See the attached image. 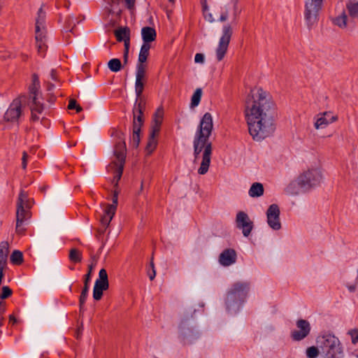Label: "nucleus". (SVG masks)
Here are the masks:
<instances>
[{
	"label": "nucleus",
	"mask_w": 358,
	"mask_h": 358,
	"mask_svg": "<svg viewBox=\"0 0 358 358\" xmlns=\"http://www.w3.org/2000/svg\"><path fill=\"white\" fill-rule=\"evenodd\" d=\"M246 119L250 134L255 141H262L271 136L275 130V104L268 93L262 88L250 91L245 101Z\"/></svg>",
	"instance_id": "f257e3e1"
},
{
	"label": "nucleus",
	"mask_w": 358,
	"mask_h": 358,
	"mask_svg": "<svg viewBox=\"0 0 358 358\" xmlns=\"http://www.w3.org/2000/svg\"><path fill=\"white\" fill-rule=\"evenodd\" d=\"M213 129V117L210 113H206L201 119L193 141L194 155L196 159L204 149L201 166L198 169L200 175L206 174L210 166L213 145L209 138Z\"/></svg>",
	"instance_id": "f03ea898"
},
{
	"label": "nucleus",
	"mask_w": 358,
	"mask_h": 358,
	"mask_svg": "<svg viewBox=\"0 0 358 358\" xmlns=\"http://www.w3.org/2000/svg\"><path fill=\"white\" fill-rule=\"evenodd\" d=\"M250 289V283L247 281L234 282L227 291L224 303L229 313H237L243 307Z\"/></svg>",
	"instance_id": "7ed1b4c3"
},
{
	"label": "nucleus",
	"mask_w": 358,
	"mask_h": 358,
	"mask_svg": "<svg viewBox=\"0 0 358 358\" xmlns=\"http://www.w3.org/2000/svg\"><path fill=\"white\" fill-rule=\"evenodd\" d=\"M316 343L324 358H344L343 348L339 339L331 334L319 336Z\"/></svg>",
	"instance_id": "20e7f679"
},
{
	"label": "nucleus",
	"mask_w": 358,
	"mask_h": 358,
	"mask_svg": "<svg viewBox=\"0 0 358 358\" xmlns=\"http://www.w3.org/2000/svg\"><path fill=\"white\" fill-rule=\"evenodd\" d=\"M31 80L32 83L29 87L27 103L29 106L31 112V120L36 122L39 120V117L36 113H42L44 106L43 103L38 101V94L41 87L38 76L36 73H34Z\"/></svg>",
	"instance_id": "39448f33"
},
{
	"label": "nucleus",
	"mask_w": 358,
	"mask_h": 358,
	"mask_svg": "<svg viewBox=\"0 0 358 358\" xmlns=\"http://www.w3.org/2000/svg\"><path fill=\"white\" fill-rule=\"evenodd\" d=\"M196 310L192 313L191 316L185 315L178 326V338L183 345L192 344L199 337V333L192 323L191 319Z\"/></svg>",
	"instance_id": "423d86ee"
},
{
	"label": "nucleus",
	"mask_w": 358,
	"mask_h": 358,
	"mask_svg": "<svg viewBox=\"0 0 358 358\" xmlns=\"http://www.w3.org/2000/svg\"><path fill=\"white\" fill-rule=\"evenodd\" d=\"M321 171L317 169H310L301 173L296 180L298 186L303 192H307L320 184Z\"/></svg>",
	"instance_id": "0eeeda50"
},
{
	"label": "nucleus",
	"mask_w": 358,
	"mask_h": 358,
	"mask_svg": "<svg viewBox=\"0 0 358 358\" xmlns=\"http://www.w3.org/2000/svg\"><path fill=\"white\" fill-rule=\"evenodd\" d=\"M27 201L28 194L22 189L17 201L15 231L18 234H23L24 233L26 229L23 227V224L30 217L29 210L24 208V201Z\"/></svg>",
	"instance_id": "6e6552de"
},
{
	"label": "nucleus",
	"mask_w": 358,
	"mask_h": 358,
	"mask_svg": "<svg viewBox=\"0 0 358 358\" xmlns=\"http://www.w3.org/2000/svg\"><path fill=\"white\" fill-rule=\"evenodd\" d=\"M322 3L323 0H306L304 18L308 29L317 22Z\"/></svg>",
	"instance_id": "1a4fd4ad"
},
{
	"label": "nucleus",
	"mask_w": 358,
	"mask_h": 358,
	"mask_svg": "<svg viewBox=\"0 0 358 358\" xmlns=\"http://www.w3.org/2000/svg\"><path fill=\"white\" fill-rule=\"evenodd\" d=\"M28 99L27 94H21L19 97L15 99L10 104L6 111L3 118L6 122H17L22 113V103H26Z\"/></svg>",
	"instance_id": "9d476101"
},
{
	"label": "nucleus",
	"mask_w": 358,
	"mask_h": 358,
	"mask_svg": "<svg viewBox=\"0 0 358 358\" xmlns=\"http://www.w3.org/2000/svg\"><path fill=\"white\" fill-rule=\"evenodd\" d=\"M233 34L231 24H224L222 27V34L220 38L219 44L216 48V58L218 62L222 61L228 49L229 44Z\"/></svg>",
	"instance_id": "9b49d317"
},
{
	"label": "nucleus",
	"mask_w": 358,
	"mask_h": 358,
	"mask_svg": "<svg viewBox=\"0 0 358 358\" xmlns=\"http://www.w3.org/2000/svg\"><path fill=\"white\" fill-rule=\"evenodd\" d=\"M110 136L113 138L115 141L113 152L115 158H120L121 159H122L123 157L126 158L127 148L125 133L120 129L114 128L112 129Z\"/></svg>",
	"instance_id": "f8f14e48"
},
{
	"label": "nucleus",
	"mask_w": 358,
	"mask_h": 358,
	"mask_svg": "<svg viewBox=\"0 0 358 358\" xmlns=\"http://www.w3.org/2000/svg\"><path fill=\"white\" fill-rule=\"evenodd\" d=\"M109 287L108 273L106 269L101 268L99 273V278L96 280L93 288V298L95 301H99L103 296V291Z\"/></svg>",
	"instance_id": "ddd939ff"
},
{
	"label": "nucleus",
	"mask_w": 358,
	"mask_h": 358,
	"mask_svg": "<svg viewBox=\"0 0 358 358\" xmlns=\"http://www.w3.org/2000/svg\"><path fill=\"white\" fill-rule=\"evenodd\" d=\"M143 113H138L136 110L133 111V124H132V145L137 148L141 141L140 133L141 127L143 125Z\"/></svg>",
	"instance_id": "4468645a"
},
{
	"label": "nucleus",
	"mask_w": 358,
	"mask_h": 358,
	"mask_svg": "<svg viewBox=\"0 0 358 358\" xmlns=\"http://www.w3.org/2000/svg\"><path fill=\"white\" fill-rule=\"evenodd\" d=\"M297 329L291 332L290 336L294 341H301L306 338L311 330L310 322L303 319H299L296 322Z\"/></svg>",
	"instance_id": "2eb2a0df"
},
{
	"label": "nucleus",
	"mask_w": 358,
	"mask_h": 358,
	"mask_svg": "<svg viewBox=\"0 0 358 358\" xmlns=\"http://www.w3.org/2000/svg\"><path fill=\"white\" fill-rule=\"evenodd\" d=\"M280 213V211L279 206L275 203L270 205L267 209V223L268 226L273 230H279L281 228Z\"/></svg>",
	"instance_id": "dca6fc26"
},
{
	"label": "nucleus",
	"mask_w": 358,
	"mask_h": 358,
	"mask_svg": "<svg viewBox=\"0 0 358 358\" xmlns=\"http://www.w3.org/2000/svg\"><path fill=\"white\" fill-rule=\"evenodd\" d=\"M236 222L237 228L242 229L243 236H248L253 228V222L250 220L248 214L243 211L238 212Z\"/></svg>",
	"instance_id": "f3484780"
},
{
	"label": "nucleus",
	"mask_w": 358,
	"mask_h": 358,
	"mask_svg": "<svg viewBox=\"0 0 358 358\" xmlns=\"http://www.w3.org/2000/svg\"><path fill=\"white\" fill-rule=\"evenodd\" d=\"M237 253L233 248L224 250L219 256V263L224 266H229L236 262Z\"/></svg>",
	"instance_id": "a211bd4d"
},
{
	"label": "nucleus",
	"mask_w": 358,
	"mask_h": 358,
	"mask_svg": "<svg viewBox=\"0 0 358 358\" xmlns=\"http://www.w3.org/2000/svg\"><path fill=\"white\" fill-rule=\"evenodd\" d=\"M338 120V116L334 115L332 112L327 111L324 112L322 114V116L319 117L316 122L315 123V127L316 129H319L320 127H325L329 124H331Z\"/></svg>",
	"instance_id": "6ab92c4d"
},
{
	"label": "nucleus",
	"mask_w": 358,
	"mask_h": 358,
	"mask_svg": "<svg viewBox=\"0 0 358 358\" xmlns=\"http://www.w3.org/2000/svg\"><path fill=\"white\" fill-rule=\"evenodd\" d=\"M114 35L118 42L124 41V47L130 45V29L128 27H120L115 30Z\"/></svg>",
	"instance_id": "aec40b11"
},
{
	"label": "nucleus",
	"mask_w": 358,
	"mask_h": 358,
	"mask_svg": "<svg viewBox=\"0 0 358 358\" xmlns=\"http://www.w3.org/2000/svg\"><path fill=\"white\" fill-rule=\"evenodd\" d=\"M116 159L117 162L115 161L113 162V164L115 166V175L113 180L115 187H117L118 182L121 179V177L122 176L126 158L123 157L122 159H121L120 158H116Z\"/></svg>",
	"instance_id": "412c9836"
},
{
	"label": "nucleus",
	"mask_w": 358,
	"mask_h": 358,
	"mask_svg": "<svg viewBox=\"0 0 358 358\" xmlns=\"http://www.w3.org/2000/svg\"><path fill=\"white\" fill-rule=\"evenodd\" d=\"M141 36L143 44H150L151 42L156 40V30L150 27H144L141 29Z\"/></svg>",
	"instance_id": "4be33fe9"
},
{
	"label": "nucleus",
	"mask_w": 358,
	"mask_h": 358,
	"mask_svg": "<svg viewBox=\"0 0 358 358\" xmlns=\"http://www.w3.org/2000/svg\"><path fill=\"white\" fill-rule=\"evenodd\" d=\"M93 268V265H89L88 266V272L87 274L84 275V286L82 289L80 295L82 298V301H83L85 298H87L89 289H90V282L92 279V270Z\"/></svg>",
	"instance_id": "5701e85b"
},
{
	"label": "nucleus",
	"mask_w": 358,
	"mask_h": 358,
	"mask_svg": "<svg viewBox=\"0 0 358 358\" xmlns=\"http://www.w3.org/2000/svg\"><path fill=\"white\" fill-rule=\"evenodd\" d=\"M264 186L260 182H254L248 192V194L251 197H259L264 194Z\"/></svg>",
	"instance_id": "b1692460"
},
{
	"label": "nucleus",
	"mask_w": 358,
	"mask_h": 358,
	"mask_svg": "<svg viewBox=\"0 0 358 358\" xmlns=\"http://www.w3.org/2000/svg\"><path fill=\"white\" fill-rule=\"evenodd\" d=\"M346 8L351 18H358V0H349Z\"/></svg>",
	"instance_id": "393cba45"
},
{
	"label": "nucleus",
	"mask_w": 358,
	"mask_h": 358,
	"mask_svg": "<svg viewBox=\"0 0 358 358\" xmlns=\"http://www.w3.org/2000/svg\"><path fill=\"white\" fill-rule=\"evenodd\" d=\"M151 48L150 44H142L138 58V63L139 64H145L147 62V59L148 58V56L150 55V49Z\"/></svg>",
	"instance_id": "a878e982"
},
{
	"label": "nucleus",
	"mask_w": 358,
	"mask_h": 358,
	"mask_svg": "<svg viewBox=\"0 0 358 358\" xmlns=\"http://www.w3.org/2000/svg\"><path fill=\"white\" fill-rule=\"evenodd\" d=\"M348 19V17L343 10L338 16L331 18V21L334 25L338 26L341 29H345L347 27Z\"/></svg>",
	"instance_id": "bb28decb"
},
{
	"label": "nucleus",
	"mask_w": 358,
	"mask_h": 358,
	"mask_svg": "<svg viewBox=\"0 0 358 358\" xmlns=\"http://www.w3.org/2000/svg\"><path fill=\"white\" fill-rule=\"evenodd\" d=\"M8 253V243L7 241H1L0 243V262H5V263H7Z\"/></svg>",
	"instance_id": "cd10ccee"
},
{
	"label": "nucleus",
	"mask_w": 358,
	"mask_h": 358,
	"mask_svg": "<svg viewBox=\"0 0 358 358\" xmlns=\"http://www.w3.org/2000/svg\"><path fill=\"white\" fill-rule=\"evenodd\" d=\"M157 137V136H152V135L149 134L148 143L145 147V151L148 155H151L156 149L158 144Z\"/></svg>",
	"instance_id": "c85d7f7f"
},
{
	"label": "nucleus",
	"mask_w": 358,
	"mask_h": 358,
	"mask_svg": "<svg viewBox=\"0 0 358 358\" xmlns=\"http://www.w3.org/2000/svg\"><path fill=\"white\" fill-rule=\"evenodd\" d=\"M45 13L43 11V8L41 7L37 13V17L36 19V27L37 29L38 28L45 29Z\"/></svg>",
	"instance_id": "c756f323"
},
{
	"label": "nucleus",
	"mask_w": 358,
	"mask_h": 358,
	"mask_svg": "<svg viewBox=\"0 0 358 358\" xmlns=\"http://www.w3.org/2000/svg\"><path fill=\"white\" fill-rule=\"evenodd\" d=\"M10 260L14 265L22 264L24 261L22 252L18 250H15L10 255Z\"/></svg>",
	"instance_id": "7c9ffc66"
},
{
	"label": "nucleus",
	"mask_w": 358,
	"mask_h": 358,
	"mask_svg": "<svg viewBox=\"0 0 358 358\" xmlns=\"http://www.w3.org/2000/svg\"><path fill=\"white\" fill-rule=\"evenodd\" d=\"M108 67L112 72L117 73L122 69V65L120 59L113 58L108 61Z\"/></svg>",
	"instance_id": "2f4dec72"
},
{
	"label": "nucleus",
	"mask_w": 358,
	"mask_h": 358,
	"mask_svg": "<svg viewBox=\"0 0 358 358\" xmlns=\"http://www.w3.org/2000/svg\"><path fill=\"white\" fill-rule=\"evenodd\" d=\"M112 201L113 203L108 204L106 208H108V212L110 213V214L115 215L118 202V192L116 189L113 192Z\"/></svg>",
	"instance_id": "473e14b6"
},
{
	"label": "nucleus",
	"mask_w": 358,
	"mask_h": 358,
	"mask_svg": "<svg viewBox=\"0 0 358 358\" xmlns=\"http://www.w3.org/2000/svg\"><path fill=\"white\" fill-rule=\"evenodd\" d=\"M201 96H202L201 88L196 89V90L194 91V92L191 98V103H190L191 108L196 107L199 104V103L201 101Z\"/></svg>",
	"instance_id": "72a5a7b5"
},
{
	"label": "nucleus",
	"mask_w": 358,
	"mask_h": 358,
	"mask_svg": "<svg viewBox=\"0 0 358 358\" xmlns=\"http://www.w3.org/2000/svg\"><path fill=\"white\" fill-rule=\"evenodd\" d=\"M76 27V23L74 22V17L73 16H69L65 20V25L64 27V31L68 34L69 32L75 34L74 29Z\"/></svg>",
	"instance_id": "f704fd0d"
},
{
	"label": "nucleus",
	"mask_w": 358,
	"mask_h": 358,
	"mask_svg": "<svg viewBox=\"0 0 358 358\" xmlns=\"http://www.w3.org/2000/svg\"><path fill=\"white\" fill-rule=\"evenodd\" d=\"M115 215L110 214V213L108 212V208H105L103 214L101 215L100 219L101 224L103 227L107 228L110 221L112 220L113 216Z\"/></svg>",
	"instance_id": "c9c22d12"
},
{
	"label": "nucleus",
	"mask_w": 358,
	"mask_h": 358,
	"mask_svg": "<svg viewBox=\"0 0 358 358\" xmlns=\"http://www.w3.org/2000/svg\"><path fill=\"white\" fill-rule=\"evenodd\" d=\"M69 259L73 263H79L82 261V253L76 248H72L69 252Z\"/></svg>",
	"instance_id": "e433bc0d"
},
{
	"label": "nucleus",
	"mask_w": 358,
	"mask_h": 358,
	"mask_svg": "<svg viewBox=\"0 0 358 358\" xmlns=\"http://www.w3.org/2000/svg\"><path fill=\"white\" fill-rule=\"evenodd\" d=\"M145 69L146 64H136V79L143 80L145 76Z\"/></svg>",
	"instance_id": "4c0bfd02"
},
{
	"label": "nucleus",
	"mask_w": 358,
	"mask_h": 358,
	"mask_svg": "<svg viewBox=\"0 0 358 358\" xmlns=\"http://www.w3.org/2000/svg\"><path fill=\"white\" fill-rule=\"evenodd\" d=\"M145 100L142 98V96L140 98H138V100L136 98L133 108V111L136 110V112H138V113H143L145 108Z\"/></svg>",
	"instance_id": "58836bf2"
},
{
	"label": "nucleus",
	"mask_w": 358,
	"mask_h": 358,
	"mask_svg": "<svg viewBox=\"0 0 358 358\" xmlns=\"http://www.w3.org/2000/svg\"><path fill=\"white\" fill-rule=\"evenodd\" d=\"M144 90V83L143 80L136 79L135 82V93L137 96V100L142 96Z\"/></svg>",
	"instance_id": "ea45409f"
},
{
	"label": "nucleus",
	"mask_w": 358,
	"mask_h": 358,
	"mask_svg": "<svg viewBox=\"0 0 358 358\" xmlns=\"http://www.w3.org/2000/svg\"><path fill=\"white\" fill-rule=\"evenodd\" d=\"M320 350L317 347V345L315 346H311L306 349V357L308 358H317L320 354Z\"/></svg>",
	"instance_id": "a19ab883"
},
{
	"label": "nucleus",
	"mask_w": 358,
	"mask_h": 358,
	"mask_svg": "<svg viewBox=\"0 0 358 358\" xmlns=\"http://www.w3.org/2000/svg\"><path fill=\"white\" fill-rule=\"evenodd\" d=\"M13 294L12 289L8 286H3L0 294V301L8 299Z\"/></svg>",
	"instance_id": "79ce46f5"
},
{
	"label": "nucleus",
	"mask_w": 358,
	"mask_h": 358,
	"mask_svg": "<svg viewBox=\"0 0 358 358\" xmlns=\"http://www.w3.org/2000/svg\"><path fill=\"white\" fill-rule=\"evenodd\" d=\"M68 108L69 110H76L77 113H80L83 110V108L79 106L75 99H71L69 102Z\"/></svg>",
	"instance_id": "37998d69"
},
{
	"label": "nucleus",
	"mask_w": 358,
	"mask_h": 358,
	"mask_svg": "<svg viewBox=\"0 0 358 358\" xmlns=\"http://www.w3.org/2000/svg\"><path fill=\"white\" fill-rule=\"evenodd\" d=\"M161 129L160 125H157L151 123L150 129V135L152 136H157Z\"/></svg>",
	"instance_id": "c03bdc74"
},
{
	"label": "nucleus",
	"mask_w": 358,
	"mask_h": 358,
	"mask_svg": "<svg viewBox=\"0 0 358 358\" xmlns=\"http://www.w3.org/2000/svg\"><path fill=\"white\" fill-rule=\"evenodd\" d=\"M229 16V9L227 6H225L224 8H222V12L220 17L219 18V21L221 22H224L227 20Z\"/></svg>",
	"instance_id": "a18cd8bd"
},
{
	"label": "nucleus",
	"mask_w": 358,
	"mask_h": 358,
	"mask_svg": "<svg viewBox=\"0 0 358 358\" xmlns=\"http://www.w3.org/2000/svg\"><path fill=\"white\" fill-rule=\"evenodd\" d=\"M42 28H38V30H37V28H36V30H35V32H36V43H38V42H41L42 43L43 42V38L45 37V36L43 35V33L42 31Z\"/></svg>",
	"instance_id": "49530a36"
},
{
	"label": "nucleus",
	"mask_w": 358,
	"mask_h": 358,
	"mask_svg": "<svg viewBox=\"0 0 358 358\" xmlns=\"http://www.w3.org/2000/svg\"><path fill=\"white\" fill-rule=\"evenodd\" d=\"M349 334L351 336L352 343L356 344L358 342V328L350 330Z\"/></svg>",
	"instance_id": "de8ad7c7"
},
{
	"label": "nucleus",
	"mask_w": 358,
	"mask_h": 358,
	"mask_svg": "<svg viewBox=\"0 0 358 358\" xmlns=\"http://www.w3.org/2000/svg\"><path fill=\"white\" fill-rule=\"evenodd\" d=\"M150 266L152 268V273H148V275H149L150 280H153L154 278H155V275H156V271L155 269V265H154V262H153V257H152V259H151V261H150Z\"/></svg>",
	"instance_id": "09e8293b"
},
{
	"label": "nucleus",
	"mask_w": 358,
	"mask_h": 358,
	"mask_svg": "<svg viewBox=\"0 0 358 358\" xmlns=\"http://www.w3.org/2000/svg\"><path fill=\"white\" fill-rule=\"evenodd\" d=\"M203 17L206 20L208 21L210 23H213L215 22V19L213 17V15L208 11H202Z\"/></svg>",
	"instance_id": "8fccbe9b"
},
{
	"label": "nucleus",
	"mask_w": 358,
	"mask_h": 358,
	"mask_svg": "<svg viewBox=\"0 0 358 358\" xmlns=\"http://www.w3.org/2000/svg\"><path fill=\"white\" fill-rule=\"evenodd\" d=\"M163 116H164V110L162 108H158L155 113H154L153 115V117L154 119H161V120H163Z\"/></svg>",
	"instance_id": "3c124183"
},
{
	"label": "nucleus",
	"mask_w": 358,
	"mask_h": 358,
	"mask_svg": "<svg viewBox=\"0 0 358 358\" xmlns=\"http://www.w3.org/2000/svg\"><path fill=\"white\" fill-rule=\"evenodd\" d=\"M163 116H164V110L162 108H158L155 113H154L153 115V117L154 119H161V120H163Z\"/></svg>",
	"instance_id": "603ef678"
},
{
	"label": "nucleus",
	"mask_w": 358,
	"mask_h": 358,
	"mask_svg": "<svg viewBox=\"0 0 358 358\" xmlns=\"http://www.w3.org/2000/svg\"><path fill=\"white\" fill-rule=\"evenodd\" d=\"M204 55L202 53H196L194 57L195 63L203 64L204 62Z\"/></svg>",
	"instance_id": "864d4df0"
},
{
	"label": "nucleus",
	"mask_w": 358,
	"mask_h": 358,
	"mask_svg": "<svg viewBox=\"0 0 358 358\" xmlns=\"http://www.w3.org/2000/svg\"><path fill=\"white\" fill-rule=\"evenodd\" d=\"M27 158L28 155L26 152H23L22 153V168L23 169H26L27 166Z\"/></svg>",
	"instance_id": "5fc2aeb1"
},
{
	"label": "nucleus",
	"mask_w": 358,
	"mask_h": 358,
	"mask_svg": "<svg viewBox=\"0 0 358 358\" xmlns=\"http://www.w3.org/2000/svg\"><path fill=\"white\" fill-rule=\"evenodd\" d=\"M129 50V46L124 47V54H123V61H124V64H126L128 62Z\"/></svg>",
	"instance_id": "6e6d98bb"
},
{
	"label": "nucleus",
	"mask_w": 358,
	"mask_h": 358,
	"mask_svg": "<svg viewBox=\"0 0 358 358\" xmlns=\"http://www.w3.org/2000/svg\"><path fill=\"white\" fill-rule=\"evenodd\" d=\"M87 298H85L83 301H82L81 295H80L79 297V307H80V312L83 313L85 311V303L86 302Z\"/></svg>",
	"instance_id": "4d7b16f0"
},
{
	"label": "nucleus",
	"mask_w": 358,
	"mask_h": 358,
	"mask_svg": "<svg viewBox=\"0 0 358 358\" xmlns=\"http://www.w3.org/2000/svg\"><path fill=\"white\" fill-rule=\"evenodd\" d=\"M128 9L131 10L134 8L136 0H124Z\"/></svg>",
	"instance_id": "13d9d810"
},
{
	"label": "nucleus",
	"mask_w": 358,
	"mask_h": 358,
	"mask_svg": "<svg viewBox=\"0 0 358 358\" xmlns=\"http://www.w3.org/2000/svg\"><path fill=\"white\" fill-rule=\"evenodd\" d=\"M106 228L105 227H103L101 226V227L99 228L96 231V236L98 239H100V237L103 235V234L105 233V231H106Z\"/></svg>",
	"instance_id": "bf43d9fd"
},
{
	"label": "nucleus",
	"mask_w": 358,
	"mask_h": 358,
	"mask_svg": "<svg viewBox=\"0 0 358 358\" xmlns=\"http://www.w3.org/2000/svg\"><path fill=\"white\" fill-rule=\"evenodd\" d=\"M57 99V97L55 94L49 93L48 95L47 101L50 103H54Z\"/></svg>",
	"instance_id": "052dcab7"
},
{
	"label": "nucleus",
	"mask_w": 358,
	"mask_h": 358,
	"mask_svg": "<svg viewBox=\"0 0 358 358\" xmlns=\"http://www.w3.org/2000/svg\"><path fill=\"white\" fill-rule=\"evenodd\" d=\"M50 78L54 81H57V72L55 69H52L50 72Z\"/></svg>",
	"instance_id": "680f3d73"
},
{
	"label": "nucleus",
	"mask_w": 358,
	"mask_h": 358,
	"mask_svg": "<svg viewBox=\"0 0 358 358\" xmlns=\"http://www.w3.org/2000/svg\"><path fill=\"white\" fill-rule=\"evenodd\" d=\"M233 9H234V13H233V15H234V21H236V20L237 17L238 16V15H239V14H240V13H241V10L238 9V6H234V7H233Z\"/></svg>",
	"instance_id": "e2e57ef3"
},
{
	"label": "nucleus",
	"mask_w": 358,
	"mask_h": 358,
	"mask_svg": "<svg viewBox=\"0 0 358 358\" xmlns=\"http://www.w3.org/2000/svg\"><path fill=\"white\" fill-rule=\"evenodd\" d=\"M201 4L202 6V11H208L209 10L206 0H201Z\"/></svg>",
	"instance_id": "0e129e2a"
},
{
	"label": "nucleus",
	"mask_w": 358,
	"mask_h": 358,
	"mask_svg": "<svg viewBox=\"0 0 358 358\" xmlns=\"http://www.w3.org/2000/svg\"><path fill=\"white\" fill-rule=\"evenodd\" d=\"M6 303L3 301H0V315L6 311Z\"/></svg>",
	"instance_id": "69168bd1"
},
{
	"label": "nucleus",
	"mask_w": 358,
	"mask_h": 358,
	"mask_svg": "<svg viewBox=\"0 0 358 358\" xmlns=\"http://www.w3.org/2000/svg\"><path fill=\"white\" fill-rule=\"evenodd\" d=\"M9 322L13 324H15L17 323V319L15 318V317L13 315H9Z\"/></svg>",
	"instance_id": "338daca9"
},
{
	"label": "nucleus",
	"mask_w": 358,
	"mask_h": 358,
	"mask_svg": "<svg viewBox=\"0 0 358 358\" xmlns=\"http://www.w3.org/2000/svg\"><path fill=\"white\" fill-rule=\"evenodd\" d=\"M152 124H157V125H160L162 126V120L161 119H154L152 118Z\"/></svg>",
	"instance_id": "774afa93"
}]
</instances>
